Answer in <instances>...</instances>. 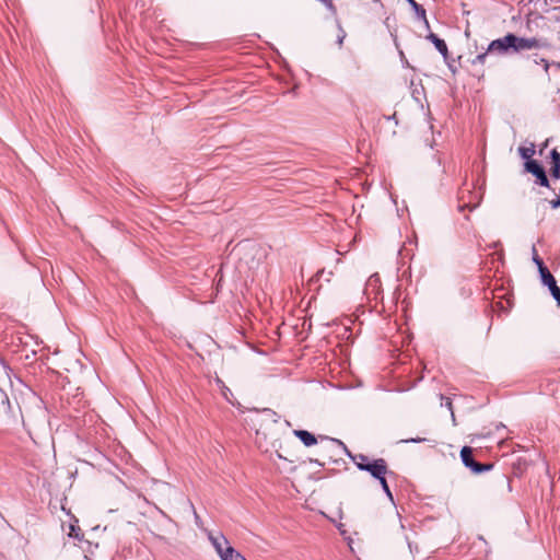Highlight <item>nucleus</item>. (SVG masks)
<instances>
[{
    "label": "nucleus",
    "mask_w": 560,
    "mask_h": 560,
    "mask_svg": "<svg viewBox=\"0 0 560 560\" xmlns=\"http://www.w3.org/2000/svg\"><path fill=\"white\" fill-rule=\"evenodd\" d=\"M79 534H80V528L75 527L74 525H71L70 526L69 536L80 539V535Z\"/></svg>",
    "instance_id": "20"
},
{
    "label": "nucleus",
    "mask_w": 560,
    "mask_h": 560,
    "mask_svg": "<svg viewBox=\"0 0 560 560\" xmlns=\"http://www.w3.org/2000/svg\"><path fill=\"white\" fill-rule=\"evenodd\" d=\"M380 283V277L378 275H373L370 277L368 281V287L375 288Z\"/></svg>",
    "instance_id": "19"
},
{
    "label": "nucleus",
    "mask_w": 560,
    "mask_h": 560,
    "mask_svg": "<svg viewBox=\"0 0 560 560\" xmlns=\"http://www.w3.org/2000/svg\"><path fill=\"white\" fill-rule=\"evenodd\" d=\"M410 5L411 8L413 9L416 15L423 20L425 26L429 28V21L427 19V15H425V10L422 5H420L419 3H417L415 0H406Z\"/></svg>",
    "instance_id": "12"
},
{
    "label": "nucleus",
    "mask_w": 560,
    "mask_h": 560,
    "mask_svg": "<svg viewBox=\"0 0 560 560\" xmlns=\"http://www.w3.org/2000/svg\"><path fill=\"white\" fill-rule=\"evenodd\" d=\"M533 261L536 264L539 275L548 270V268L545 266L542 259L538 256L537 249L535 246H533Z\"/></svg>",
    "instance_id": "15"
},
{
    "label": "nucleus",
    "mask_w": 560,
    "mask_h": 560,
    "mask_svg": "<svg viewBox=\"0 0 560 560\" xmlns=\"http://www.w3.org/2000/svg\"><path fill=\"white\" fill-rule=\"evenodd\" d=\"M440 398L442 400L441 406H445L451 411L452 420L455 423V413L453 410V404H452L451 399L444 397L443 395H440Z\"/></svg>",
    "instance_id": "17"
},
{
    "label": "nucleus",
    "mask_w": 560,
    "mask_h": 560,
    "mask_svg": "<svg viewBox=\"0 0 560 560\" xmlns=\"http://www.w3.org/2000/svg\"><path fill=\"white\" fill-rule=\"evenodd\" d=\"M547 145H548V140H546V141L542 143L540 152H541L545 148H547Z\"/></svg>",
    "instance_id": "25"
},
{
    "label": "nucleus",
    "mask_w": 560,
    "mask_h": 560,
    "mask_svg": "<svg viewBox=\"0 0 560 560\" xmlns=\"http://www.w3.org/2000/svg\"><path fill=\"white\" fill-rule=\"evenodd\" d=\"M518 154L522 159L526 161H534L532 156L535 154V144L530 143L529 147H520L517 149Z\"/></svg>",
    "instance_id": "14"
},
{
    "label": "nucleus",
    "mask_w": 560,
    "mask_h": 560,
    "mask_svg": "<svg viewBox=\"0 0 560 560\" xmlns=\"http://www.w3.org/2000/svg\"><path fill=\"white\" fill-rule=\"evenodd\" d=\"M378 481H380V483H381V486H382V489H383V490H384V492L386 493V495L390 499V501H393V494H392V491H390V489H389V487H388V483H387V481H386L385 476L381 477V478L378 479Z\"/></svg>",
    "instance_id": "18"
},
{
    "label": "nucleus",
    "mask_w": 560,
    "mask_h": 560,
    "mask_svg": "<svg viewBox=\"0 0 560 560\" xmlns=\"http://www.w3.org/2000/svg\"><path fill=\"white\" fill-rule=\"evenodd\" d=\"M490 55L505 56L513 55L512 52V40L511 33H508L503 37L492 40L486 51L478 54L472 60V65H485Z\"/></svg>",
    "instance_id": "1"
},
{
    "label": "nucleus",
    "mask_w": 560,
    "mask_h": 560,
    "mask_svg": "<svg viewBox=\"0 0 560 560\" xmlns=\"http://www.w3.org/2000/svg\"><path fill=\"white\" fill-rule=\"evenodd\" d=\"M222 560H246L242 553L236 551L232 546H226Z\"/></svg>",
    "instance_id": "13"
},
{
    "label": "nucleus",
    "mask_w": 560,
    "mask_h": 560,
    "mask_svg": "<svg viewBox=\"0 0 560 560\" xmlns=\"http://www.w3.org/2000/svg\"><path fill=\"white\" fill-rule=\"evenodd\" d=\"M534 62L535 63H544V69L546 72H548L549 68L560 72V62L549 63L545 58H540V59L534 58Z\"/></svg>",
    "instance_id": "16"
},
{
    "label": "nucleus",
    "mask_w": 560,
    "mask_h": 560,
    "mask_svg": "<svg viewBox=\"0 0 560 560\" xmlns=\"http://www.w3.org/2000/svg\"><path fill=\"white\" fill-rule=\"evenodd\" d=\"M541 282L548 287L552 298L557 301V304L560 306V288L557 285V281L551 272L546 270L540 275Z\"/></svg>",
    "instance_id": "6"
},
{
    "label": "nucleus",
    "mask_w": 560,
    "mask_h": 560,
    "mask_svg": "<svg viewBox=\"0 0 560 560\" xmlns=\"http://www.w3.org/2000/svg\"><path fill=\"white\" fill-rule=\"evenodd\" d=\"M360 470L369 472L373 478L378 480L381 477L386 476L388 467L384 458H377L371 460L370 464H362Z\"/></svg>",
    "instance_id": "4"
},
{
    "label": "nucleus",
    "mask_w": 560,
    "mask_h": 560,
    "mask_svg": "<svg viewBox=\"0 0 560 560\" xmlns=\"http://www.w3.org/2000/svg\"><path fill=\"white\" fill-rule=\"evenodd\" d=\"M330 441L337 443L338 445H340L345 450L346 454L351 458V460L355 464V466L358 467L359 470H360V466L362 464H370L371 463L369 457L366 455H364V454L352 455L350 453V451L347 448V446L345 445V443L341 442L340 440L330 439Z\"/></svg>",
    "instance_id": "7"
},
{
    "label": "nucleus",
    "mask_w": 560,
    "mask_h": 560,
    "mask_svg": "<svg viewBox=\"0 0 560 560\" xmlns=\"http://www.w3.org/2000/svg\"><path fill=\"white\" fill-rule=\"evenodd\" d=\"M427 39H429L438 49V51L444 57V59H447L448 56V49L446 43L439 38L434 33L430 32L427 35Z\"/></svg>",
    "instance_id": "9"
},
{
    "label": "nucleus",
    "mask_w": 560,
    "mask_h": 560,
    "mask_svg": "<svg viewBox=\"0 0 560 560\" xmlns=\"http://www.w3.org/2000/svg\"><path fill=\"white\" fill-rule=\"evenodd\" d=\"M524 167L527 173H530L533 176L536 177L537 184L546 188L550 187L546 172L538 161H526L524 163Z\"/></svg>",
    "instance_id": "5"
},
{
    "label": "nucleus",
    "mask_w": 560,
    "mask_h": 560,
    "mask_svg": "<svg viewBox=\"0 0 560 560\" xmlns=\"http://www.w3.org/2000/svg\"><path fill=\"white\" fill-rule=\"evenodd\" d=\"M550 206L552 209H557L560 207V197L558 196L557 198L550 200Z\"/></svg>",
    "instance_id": "22"
},
{
    "label": "nucleus",
    "mask_w": 560,
    "mask_h": 560,
    "mask_svg": "<svg viewBox=\"0 0 560 560\" xmlns=\"http://www.w3.org/2000/svg\"><path fill=\"white\" fill-rule=\"evenodd\" d=\"M424 441H425V439H422V438H411V439L401 440L402 443H421Z\"/></svg>",
    "instance_id": "21"
},
{
    "label": "nucleus",
    "mask_w": 560,
    "mask_h": 560,
    "mask_svg": "<svg viewBox=\"0 0 560 560\" xmlns=\"http://www.w3.org/2000/svg\"><path fill=\"white\" fill-rule=\"evenodd\" d=\"M293 433L307 447L317 443V438L306 430H294Z\"/></svg>",
    "instance_id": "10"
},
{
    "label": "nucleus",
    "mask_w": 560,
    "mask_h": 560,
    "mask_svg": "<svg viewBox=\"0 0 560 560\" xmlns=\"http://www.w3.org/2000/svg\"><path fill=\"white\" fill-rule=\"evenodd\" d=\"M209 539L214 547L215 551L219 553L220 558L224 557V549L226 546H230L228 539L224 535L218 534L217 536L210 534Z\"/></svg>",
    "instance_id": "8"
},
{
    "label": "nucleus",
    "mask_w": 560,
    "mask_h": 560,
    "mask_svg": "<svg viewBox=\"0 0 560 560\" xmlns=\"http://www.w3.org/2000/svg\"><path fill=\"white\" fill-rule=\"evenodd\" d=\"M476 206H470L469 203H464V205H459L458 206V210L459 211H464L465 208H469L470 210H472Z\"/></svg>",
    "instance_id": "23"
},
{
    "label": "nucleus",
    "mask_w": 560,
    "mask_h": 560,
    "mask_svg": "<svg viewBox=\"0 0 560 560\" xmlns=\"http://www.w3.org/2000/svg\"><path fill=\"white\" fill-rule=\"evenodd\" d=\"M460 458L465 467L469 468L474 474H482L493 468V464H481L475 460L474 450L469 446H464L460 451Z\"/></svg>",
    "instance_id": "3"
},
{
    "label": "nucleus",
    "mask_w": 560,
    "mask_h": 560,
    "mask_svg": "<svg viewBox=\"0 0 560 560\" xmlns=\"http://www.w3.org/2000/svg\"><path fill=\"white\" fill-rule=\"evenodd\" d=\"M550 160H551V176L555 179H560V152L557 149H552L550 151Z\"/></svg>",
    "instance_id": "11"
},
{
    "label": "nucleus",
    "mask_w": 560,
    "mask_h": 560,
    "mask_svg": "<svg viewBox=\"0 0 560 560\" xmlns=\"http://www.w3.org/2000/svg\"><path fill=\"white\" fill-rule=\"evenodd\" d=\"M512 52L521 54L526 50L549 48L550 43L546 38L521 37L511 33Z\"/></svg>",
    "instance_id": "2"
},
{
    "label": "nucleus",
    "mask_w": 560,
    "mask_h": 560,
    "mask_svg": "<svg viewBox=\"0 0 560 560\" xmlns=\"http://www.w3.org/2000/svg\"><path fill=\"white\" fill-rule=\"evenodd\" d=\"M343 38H345V34H342L341 36L338 37V44L339 45L342 44Z\"/></svg>",
    "instance_id": "24"
}]
</instances>
